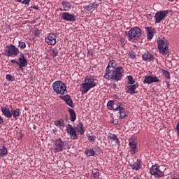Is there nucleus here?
I'll use <instances>...</instances> for the list:
<instances>
[{"mask_svg": "<svg viewBox=\"0 0 179 179\" xmlns=\"http://www.w3.org/2000/svg\"><path fill=\"white\" fill-rule=\"evenodd\" d=\"M99 1H101V0H99Z\"/></svg>", "mask_w": 179, "mask_h": 179, "instance_id": "obj_49", "label": "nucleus"}, {"mask_svg": "<svg viewBox=\"0 0 179 179\" xmlns=\"http://www.w3.org/2000/svg\"><path fill=\"white\" fill-rule=\"evenodd\" d=\"M130 167L132 169V170H136V171H138V170H141V169H142L141 161L137 159L136 162L130 164Z\"/></svg>", "mask_w": 179, "mask_h": 179, "instance_id": "obj_23", "label": "nucleus"}, {"mask_svg": "<svg viewBox=\"0 0 179 179\" xmlns=\"http://www.w3.org/2000/svg\"><path fill=\"white\" fill-rule=\"evenodd\" d=\"M157 82H160V80H159L157 77L152 76H146L143 80V83H147L148 85H150V83H155Z\"/></svg>", "mask_w": 179, "mask_h": 179, "instance_id": "obj_18", "label": "nucleus"}, {"mask_svg": "<svg viewBox=\"0 0 179 179\" xmlns=\"http://www.w3.org/2000/svg\"><path fill=\"white\" fill-rule=\"evenodd\" d=\"M18 47L22 48V50H24V48H26V43L24 42L19 41Z\"/></svg>", "mask_w": 179, "mask_h": 179, "instance_id": "obj_34", "label": "nucleus"}, {"mask_svg": "<svg viewBox=\"0 0 179 179\" xmlns=\"http://www.w3.org/2000/svg\"><path fill=\"white\" fill-rule=\"evenodd\" d=\"M58 34L57 33H51L48 34L45 38V41L48 45H55L57 44V36Z\"/></svg>", "mask_w": 179, "mask_h": 179, "instance_id": "obj_13", "label": "nucleus"}, {"mask_svg": "<svg viewBox=\"0 0 179 179\" xmlns=\"http://www.w3.org/2000/svg\"><path fill=\"white\" fill-rule=\"evenodd\" d=\"M76 129L80 134V135H83L85 134V129L83 128V124L80 122L77 124V127L75 129L72 124H68L66 126V131L68 135H69L70 138L73 140H77L79 139V137L78 136V134H76Z\"/></svg>", "mask_w": 179, "mask_h": 179, "instance_id": "obj_3", "label": "nucleus"}, {"mask_svg": "<svg viewBox=\"0 0 179 179\" xmlns=\"http://www.w3.org/2000/svg\"><path fill=\"white\" fill-rule=\"evenodd\" d=\"M143 61L150 62L155 61V56L150 52L147 51L142 55Z\"/></svg>", "mask_w": 179, "mask_h": 179, "instance_id": "obj_17", "label": "nucleus"}, {"mask_svg": "<svg viewBox=\"0 0 179 179\" xmlns=\"http://www.w3.org/2000/svg\"><path fill=\"white\" fill-rule=\"evenodd\" d=\"M157 44L160 54H162V55H169V43L164 38L158 39Z\"/></svg>", "mask_w": 179, "mask_h": 179, "instance_id": "obj_7", "label": "nucleus"}, {"mask_svg": "<svg viewBox=\"0 0 179 179\" xmlns=\"http://www.w3.org/2000/svg\"><path fill=\"white\" fill-rule=\"evenodd\" d=\"M8 155V148L5 145L2 146V148L0 149V156L1 157H5Z\"/></svg>", "mask_w": 179, "mask_h": 179, "instance_id": "obj_27", "label": "nucleus"}, {"mask_svg": "<svg viewBox=\"0 0 179 179\" xmlns=\"http://www.w3.org/2000/svg\"><path fill=\"white\" fill-rule=\"evenodd\" d=\"M62 17L66 22H76V15L75 14H71L66 12L62 14Z\"/></svg>", "mask_w": 179, "mask_h": 179, "instance_id": "obj_14", "label": "nucleus"}, {"mask_svg": "<svg viewBox=\"0 0 179 179\" xmlns=\"http://www.w3.org/2000/svg\"><path fill=\"white\" fill-rule=\"evenodd\" d=\"M169 2H173L174 0H169Z\"/></svg>", "mask_w": 179, "mask_h": 179, "instance_id": "obj_47", "label": "nucleus"}, {"mask_svg": "<svg viewBox=\"0 0 179 179\" xmlns=\"http://www.w3.org/2000/svg\"><path fill=\"white\" fill-rule=\"evenodd\" d=\"M81 86V94H86L90 89H94L97 86V80L96 77L92 75H89L85 77L84 83L80 85Z\"/></svg>", "mask_w": 179, "mask_h": 179, "instance_id": "obj_2", "label": "nucleus"}, {"mask_svg": "<svg viewBox=\"0 0 179 179\" xmlns=\"http://www.w3.org/2000/svg\"><path fill=\"white\" fill-rule=\"evenodd\" d=\"M20 109L17 108L15 110H11V114L13 116V118H15V120H17L18 117H20Z\"/></svg>", "mask_w": 179, "mask_h": 179, "instance_id": "obj_26", "label": "nucleus"}, {"mask_svg": "<svg viewBox=\"0 0 179 179\" xmlns=\"http://www.w3.org/2000/svg\"><path fill=\"white\" fill-rule=\"evenodd\" d=\"M107 107L108 110H115V111H118L117 117L119 118H125L127 117V112H125V108L122 106L121 103H115L114 101L110 100L107 103Z\"/></svg>", "mask_w": 179, "mask_h": 179, "instance_id": "obj_4", "label": "nucleus"}, {"mask_svg": "<svg viewBox=\"0 0 179 179\" xmlns=\"http://www.w3.org/2000/svg\"><path fill=\"white\" fill-rule=\"evenodd\" d=\"M62 8H59V10L62 12H68V10H71V8L72 7V4L67 1H63L61 3Z\"/></svg>", "mask_w": 179, "mask_h": 179, "instance_id": "obj_19", "label": "nucleus"}, {"mask_svg": "<svg viewBox=\"0 0 179 179\" xmlns=\"http://www.w3.org/2000/svg\"><path fill=\"white\" fill-rule=\"evenodd\" d=\"M54 124L55 125V127L60 128V129H62V128H65V124H64L63 119L55 121Z\"/></svg>", "mask_w": 179, "mask_h": 179, "instance_id": "obj_25", "label": "nucleus"}, {"mask_svg": "<svg viewBox=\"0 0 179 179\" xmlns=\"http://www.w3.org/2000/svg\"><path fill=\"white\" fill-rule=\"evenodd\" d=\"M4 52L6 57H17V55H19L20 51L15 45L10 44L6 46Z\"/></svg>", "mask_w": 179, "mask_h": 179, "instance_id": "obj_8", "label": "nucleus"}, {"mask_svg": "<svg viewBox=\"0 0 179 179\" xmlns=\"http://www.w3.org/2000/svg\"><path fill=\"white\" fill-rule=\"evenodd\" d=\"M30 1L31 0H24L22 1V3H24V5H29V3H30Z\"/></svg>", "mask_w": 179, "mask_h": 179, "instance_id": "obj_39", "label": "nucleus"}, {"mask_svg": "<svg viewBox=\"0 0 179 179\" xmlns=\"http://www.w3.org/2000/svg\"><path fill=\"white\" fill-rule=\"evenodd\" d=\"M87 138H88V140L90 142H94L96 141V136H95L87 135Z\"/></svg>", "mask_w": 179, "mask_h": 179, "instance_id": "obj_36", "label": "nucleus"}, {"mask_svg": "<svg viewBox=\"0 0 179 179\" xmlns=\"http://www.w3.org/2000/svg\"><path fill=\"white\" fill-rule=\"evenodd\" d=\"M147 31V38L148 41H150L153 38V34H155V28L153 27H145Z\"/></svg>", "mask_w": 179, "mask_h": 179, "instance_id": "obj_21", "label": "nucleus"}, {"mask_svg": "<svg viewBox=\"0 0 179 179\" xmlns=\"http://www.w3.org/2000/svg\"><path fill=\"white\" fill-rule=\"evenodd\" d=\"M129 57L131 59H135V57H136V55L135 54V51L132 50L130 53H129Z\"/></svg>", "mask_w": 179, "mask_h": 179, "instance_id": "obj_37", "label": "nucleus"}, {"mask_svg": "<svg viewBox=\"0 0 179 179\" xmlns=\"http://www.w3.org/2000/svg\"><path fill=\"white\" fill-rule=\"evenodd\" d=\"M85 155H86V156L90 157V156H94V155H96V153L94 152V150L86 148L85 149Z\"/></svg>", "mask_w": 179, "mask_h": 179, "instance_id": "obj_29", "label": "nucleus"}, {"mask_svg": "<svg viewBox=\"0 0 179 179\" xmlns=\"http://www.w3.org/2000/svg\"><path fill=\"white\" fill-rule=\"evenodd\" d=\"M138 87H139V85L138 83H136L134 84L133 85L127 86L125 90L127 93H129V94H136V93H138L136 92V89H138Z\"/></svg>", "mask_w": 179, "mask_h": 179, "instance_id": "obj_16", "label": "nucleus"}, {"mask_svg": "<svg viewBox=\"0 0 179 179\" xmlns=\"http://www.w3.org/2000/svg\"><path fill=\"white\" fill-rule=\"evenodd\" d=\"M1 113L4 117H6L7 118H11L12 117V110L7 106L1 107Z\"/></svg>", "mask_w": 179, "mask_h": 179, "instance_id": "obj_20", "label": "nucleus"}, {"mask_svg": "<svg viewBox=\"0 0 179 179\" xmlns=\"http://www.w3.org/2000/svg\"><path fill=\"white\" fill-rule=\"evenodd\" d=\"M52 89L55 93H57V94H65V93L68 92V90H66V85L59 80L52 83Z\"/></svg>", "mask_w": 179, "mask_h": 179, "instance_id": "obj_6", "label": "nucleus"}, {"mask_svg": "<svg viewBox=\"0 0 179 179\" xmlns=\"http://www.w3.org/2000/svg\"><path fill=\"white\" fill-rule=\"evenodd\" d=\"M127 79L129 80L128 85H134V83H135V80H134V78L132 77V76H128Z\"/></svg>", "mask_w": 179, "mask_h": 179, "instance_id": "obj_32", "label": "nucleus"}, {"mask_svg": "<svg viewBox=\"0 0 179 179\" xmlns=\"http://www.w3.org/2000/svg\"><path fill=\"white\" fill-rule=\"evenodd\" d=\"M65 149V141L60 138H56L53 141V152L54 153H59Z\"/></svg>", "mask_w": 179, "mask_h": 179, "instance_id": "obj_9", "label": "nucleus"}, {"mask_svg": "<svg viewBox=\"0 0 179 179\" xmlns=\"http://www.w3.org/2000/svg\"><path fill=\"white\" fill-rule=\"evenodd\" d=\"M69 113L70 114V120L72 122H74V121L76 120V113H75V110L71 108H69Z\"/></svg>", "mask_w": 179, "mask_h": 179, "instance_id": "obj_24", "label": "nucleus"}, {"mask_svg": "<svg viewBox=\"0 0 179 179\" xmlns=\"http://www.w3.org/2000/svg\"><path fill=\"white\" fill-rule=\"evenodd\" d=\"M124 33L129 41H136L142 38V29L138 27L131 28L129 31H126Z\"/></svg>", "mask_w": 179, "mask_h": 179, "instance_id": "obj_5", "label": "nucleus"}, {"mask_svg": "<svg viewBox=\"0 0 179 179\" xmlns=\"http://www.w3.org/2000/svg\"><path fill=\"white\" fill-rule=\"evenodd\" d=\"M66 104H68V106H69V107H71L73 108V107H75V105H73V101H72V99H69L67 101H66Z\"/></svg>", "mask_w": 179, "mask_h": 179, "instance_id": "obj_35", "label": "nucleus"}, {"mask_svg": "<svg viewBox=\"0 0 179 179\" xmlns=\"http://www.w3.org/2000/svg\"><path fill=\"white\" fill-rule=\"evenodd\" d=\"M95 176H95V178H99V173H96Z\"/></svg>", "mask_w": 179, "mask_h": 179, "instance_id": "obj_44", "label": "nucleus"}, {"mask_svg": "<svg viewBox=\"0 0 179 179\" xmlns=\"http://www.w3.org/2000/svg\"><path fill=\"white\" fill-rule=\"evenodd\" d=\"M10 62L11 64H16V62H17L15 59H11V60L10 61Z\"/></svg>", "mask_w": 179, "mask_h": 179, "instance_id": "obj_41", "label": "nucleus"}, {"mask_svg": "<svg viewBox=\"0 0 179 179\" xmlns=\"http://www.w3.org/2000/svg\"><path fill=\"white\" fill-rule=\"evenodd\" d=\"M122 76H124V68L118 66V62L116 60H110L103 76L104 79L119 82L122 79Z\"/></svg>", "mask_w": 179, "mask_h": 179, "instance_id": "obj_1", "label": "nucleus"}, {"mask_svg": "<svg viewBox=\"0 0 179 179\" xmlns=\"http://www.w3.org/2000/svg\"><path fill=\"white\" fill-rule=\"evenodd\" d=\"M166 85H167L168 87H170V84H169V82H166Z\"/></svg>", "mask_w": 179, "mask_h": 179, "instance_id": "obj_45", "label": "nucleus"}, {"mask_svg": "<svg viewBox=\"0 0 179 179\" xmlns=\"http://www.w3.org/2000/svg\"><path fill=\"white\" fill-rule=\"evenodd\" d=\"M62 100H64V101H68V100H70L71 96L69 95H65L64 96H62Z\"/></svg>", "mask_w": 179, "mask_h": 179, "instance_id": "obj_38", "label": "nucleus"}, {"mask_svg": "<svg viewBox=\"0 0 179 179\" xmlns=\"http://www.w3.org/2000/svg\"><path fill=\"white\" fill-rule=\"evenodd\" d=\"M18 64L20 69H22V68H26L27 66V60L24 58V55L21 53L19 57V62H16Z\"/></svg>", "mask_w": 179, "mask_h": 179, "instance_id": "obj_15", "label": "nucleus"}, {"mask_svg": "<svg viewBox=\"0 0 179 179\" xmlns=\"http://www.w3.org/2000/svg\"><path fill=\"white\" fill-rule=\"evenodd\" d=\"M17 2H21L22 1V0H17Z\"/></svg>", "mask_w": 179, "mask_h": 179, "instance_id": "obj_48", "label": "nucleus"}, {"mask_svg": "<svg viewBox=\"0 0 179 179\" xmlns=\"http://www.w3.org/2000/svg\"><path fill=\"white\" fill-rule=\"evenodd\" d=\"M129 146L130 148V153L135 155L138 152V141L135 138L129 139Z\"/></svg>", "mask_w": 179, "mask_h": 179, "instance_id": "obj_11", "label": "nucleus"}, {"mask_svg": "<svg viewBox=\"0 0 179 179\" xmlns=\"http://www.w3.org/2000/svg\"><path fill=\"white\" fill-rule=\"evenodd\" d=\"M33 9H36L37 10H38V7H37V6H34Z\"/></svg>", "mask_w": 179, "mask_h": 179, "instance_id": "obj_43", "label": "nucleus"}, {"mask_svg": "<svg viewBox=\"0 0 179 179\" xmlns=\"http://www.w3.org/2000/svg\"><path fill=\"white\" fill-rule=\"evenodd\" d=\"M108 139H110V141H113V142L115 143L117 146H120V139H118V137H117V134H113L111 133H108Z\"/></svg>", "mask_w": 179, "mask_h": 179, "instance_id": "obj_22", "label": "nucleus"}, {"mask_svg": "<svg viewBox=\"0 0 179 179\" xmlns=\"http://www.w3.org/2000/svg\"><path fill=\"white\" fill-rule=\"evenodd\" d=\"M169 15L168 10H162L155 13L154 19L155 23H160L162 20H164V18Z\"/></svg>", "mask_w": 179, "mask_h": 179, "instance_id": "obj_12", "label": "nucleus"}, {"mask_svg": "<svg viewBox=\"0 0 179 179\" xmlns=\"http://www.w3.org/2000/svg\"><path fill=\"white\" fill-rule=\"evenodd\" d=\"M150 173L151 176H155V177H164V172L160 170V166L158 164L152 165L150 169Z\"/></svg>", "mask_w": 179, "mask_h": 179, "instance_id": "obj_10", "label": "nucleus"}, {"mask_svg": "<svg viewBox=\"0 0 179 179\" xmlns=\"http://www.w3.org/2000/svg\"><path fill=\"white\" fill-rule=\"evenodd\" d=\"M99 7V4H95L94 3H90L88 6H86L85 7V9H86L88 12L92 10V9H96V8Z\"/></svg>", "mask_w": 179, "mask_h": 179, "instance_id": "obj_28", "label": "nucleus"}, {"mask_svg": "<svg viewBox=\"0 0 179 179\" xmlns=\"http://www.w3.org/2000/svg\"><path fill=\"white\" fill-rule=\"evenodd\" d=\"M177 135L179 136V122L176 125Z\"/></svg>", "mask_w": 179, "mask_h": 179, "instance_id": "obj_40", "label": "nucleus"}, {"mask_svg": "<svg viewBox=\"0 0 179 179\" xmlns=\"http://www.w3.org/2000/svg\"><path fill=\"white\" fill-rule=\"evenodd\" d=\"M162 73H163L164 76H165V78H166V79H171L170 72H169L164 69H162Z\"/></svg>", "mask_w": 179, "mask_h": 179, "instance_id": "obj_31", "label": "nucleus"}, {"mask_svg": "<svg viewBox=\"0 0 179 179\" xmlns=\"http://www.w3.org/2000/svg\"><path fill=\"white\" fill-rule=\"evenodd\" d=\"M172 179H179V178H172Z\"/></svg>", "mask_w": 179, "mask_h": 179, "instance_id": "obj_46", "label": "nucleus"}, {"mask_svg": "<svg viewBox=\"0 0 179 179\" xmlns=\"http://www.w3.org/2000/svg\"><path fill=\"white\" fill-rule=\"evenodd\" d=\"M0 124H3V119L1 115H0Z\"/></svg>", "mask_w": 179, "mask_h": 179, "instance_id": "obj_42", "label": "nucleus"}, {"mask_svg": "<svg viewBox=\"0 0 179 179\" xmlns=\"http://www.w3.org/2000/svg\"><path fill=\"white\" fill-rule=\"evenodd\" d=\"M6 79L7 80H8L9 82L15 81V78H13V76H12V75H10V74L6 75Z\"/></svg>", "mask_w": 179, "mask_h": 179, "instance_id": "obj_33", "label": "nucleus"}, {"mask_svg": "<svg viewBox=\"0 0 179 179\" xmlns=\"http://www.w3.org/2000/svg\"><path fill=\"white\" fill-rule=\"evenodd\" d=\"M50 55L52 57L55 58L59 54L58 49L57 48H54L50 50Z\"/></svg>", "mask_w": 179, "mask_h": 179, "instance_id": "obj_30", "label": "nucleus"}]
</instances>
